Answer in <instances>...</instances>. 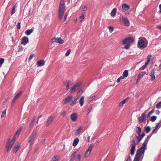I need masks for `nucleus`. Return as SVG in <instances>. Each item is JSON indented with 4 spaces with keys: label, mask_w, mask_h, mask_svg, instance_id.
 <instances>
[{
    "label": "nucleus",
    "mask_w": 161,
    "mask_h": 161,
    "mask_svg": "<svg viewBox=\"0 0 161 161\" xmlns=\"http://www.w3.org/2000/svg\"><path fill=\"white\" fill-rule=\"evenodd\" d=\"M156 107L158 109L161 108V101L156 104Z\"/></svg>",
    "instance_id": "obj_50"
},
{
    "label": "nucleus",
    "mask_w": 161,
    "mask_h": 161,
    "mask_svg": "<svg viewBox=\"0 0 161 161\" xmlns=\"http://www.w3.org/2000/svg\"><path fill=\"white\" fill-rule=\"evenodd\" d=\"M161 120L158 123H157L156 124V126L155 127V129H154L153 130V133H156V132H154L155 130H156L158 128L159 125H160V126L161 125Z\"/></svg>",
    "instance_id": "obj_29"
},
{
    "label": "nucleus",
    "mask_w": 161,
    "mask_h": 161,
    "mask_svg": "<svg viewBox=\"0 0 161 161\" xmlns=\"http://www.w3.org/2000/svg\"><path fill=\"white\" fill-rule=\"evenodd\" d=\"M141 157V156L136 154L133 161H139L140 158Z\"/></svg>",
    "instance_id": "obj_37"
},
{
    "label": "nucleus",
    "mask_w": 161,
    "mask_h": 161,
    "mask_svg": "<svg viewBox=\"0 0 161 161\" xmlns=\"http://www.w3.org/2000/svg\"><path fill=\"white\" fill-rule=\"evenodd\" d=\"M151 129L150 126H148L145 129V131L147 133H149L151 130Z\"/></svg>",
    "instance_id": "obj_41"
},
{
    "label": "nucleus",
    "mask_w": 161,
    "mask_h": 161,
    "mask_svg": "<svg viewBox=\"0 0 161 161\" xmlns=\"http://www.w3.org/2000/svg\"><path fill=\"white\" fill-rule=\"evenodd\" d=\"M19 147H20V146L19 145H15L14 146L12 151L14 153H16L17 151L19 150Z\"/></svg>",
    "instance_id": "obj_22"
},
{
    "label": "nucleus",
    "mask_w": 161,
    "mask_h": 161,
    "mask_svg": "<svg viewBox=\"0 0 161 161\" xmlns=\"http://www.w3.org/2000/svg\"><path fill=\"white\" fill-rule=\"evenodd\" d=\"M154 71L153 70L150 72V75L151 76V80L152 81L155 78V76L154 75Z\"/></svg>",
    "instance_id": "obj_18"
},
{
    "label": "nucleus",
    "mask_w": 161,
    "mask_h": 161,
    "mask_svg": "<svg viewBox=\"0 0 161 161\" xmlns=\"http://www.w3.org/2000/svg\"><path fill=\"white\" fill-rule=\"evenodd\" d=\"M137 44L139 47H142L144 46L145 42L143 40H140L138 41Z\"/></svg>",
    "instance_id": "obj_13"
},
{
    "label": "nucleus",
    "mask_w": 161,
    "mask_h": 161,
    "mask_svg": "<svg viewBox=\"0 0 161 161\" xmlns=\"http://www.w3.org/2000/svg\"><path fill=\"white\" fill-rule=\"evenodd\" d=\"M65 114H66L65 111H64L63 112H62L60 114H61V115L63 116V117H64L65 116Z\"/></svg>",
    "instance_id": "obj_61"
},
{
    "label": "nucleus",
    "mask_w": 161,
    "mask_h": 161,
    "mask_svg": "<svg viewBox=\"0 0 161 161\" xmlns=\"http://www.w3.org/2000/svg\"><path fill=\"white\" fill-rule=\"evenodd\" d=\"M58 39V37H57V38L54 37L53 38H52L51 39V41L52 43L55 42L56 43H58V39Z\"/></svg>",
    "instance_id": "obj_39"
},
{
    "label": "nucleus",
    "mask_w": 161,
    "mask_h": 161,
    "mask_svg": "<svg viewBox=\"0 0 161 161\" xmlns=\"http://www.w3.org/2000/svg\"><path fill=\"white\" fill-rule=\"evenodd\" d=\"M134 41V39L131 37H128L122 41V43L124 44H129L132 43Z\"/></svg>",
    "instance_id": "obj_4"
},
{
    "label": "nucleus",
    "mask_w": 161,
    "mask_h": 161,
    "mask_svg": "<svg viewBox=\"0 0 161 161\" xmlns=\"http://www.w3.org/2000/svg\"><path fill=\"white\" fill-rule=\"evenodd\" d=\"M92 109V108L91 107H90L88 108V114H89L90 113V112L91 111Z\"/></svg>",
    "instance_id": "obj_63"
},
{
    "label": "nucleus",
    "mask_w": 161,
    "mask_h": 161,
    "mask_svg": "<svg viewBox=\"0 0 161 161\" xmlns=\"http://www.w3.org/2000/svg\"><path fill=\"white\" fill-rule=\"evenodd\" d=\"M150 138V136H147V139H146L144 142L143 143L142 146L141 148L137 150L136 154L141 156L142 154H144L145 151L146 149L147 145Z\"/></svg>",
    "instance_id": "obj_1"
},
{
    "label": "nucleus",
    "mask_w": 161,
    "mask_h": 161,
    "mask_svg": "<svg viewBox=\"0 0 161 161\" xmlns=\"http://www.w3.org/2000/svg\"><path fill=\"white\" fill-rule=\"evenodd\" d=\"M136 131L138 135H140L141 131V128L140 127H136Z\"/></svg>",
    "instance_id": "obj_28"
},
{
    "label": "nucleus",
    "mask_w": 161,
    "mask_h": 161,
    "mask_svg": "<svg viewBox=\"0 0 161 161\" xmlns=\"http://www.w3.org/2000/svg\"><path fill=\"white\" fill-rule=\"evenodd\" d=\"M70 118L73 121H75L77 118V114L75 113H73L71 114Z\"/></svg>",
    "instance_id": "obj_14"
},
{
    "label": "nucleus",
    "mask_w": 161,
    "mask_h": 161,
    "mask_svg": "<svg viewBox=\"0 0 161 161\" xmlns=\"http://www.w3.org/2000/svg\"><path fill=\"white\" fill-rule=\"evenodd\" d=\"M17 99H16L14 97V98L11 103V105L12 106H13L14 105V103L17 100Z\"/></svg>",
    "instance_id": "obj_51"
},
{
    "label": "nucleus",
    "mask_w": 161,
    "mask_h": 161,
    "mask_svg": "<svg viewBox=\"0 0 161 161\" xmlns=\"http://www.w3.org/2000/svg\"><path fill=\"white\" fill-rule=\"evenodd\" d=\"M157 119V117L156 116H152L151 119V120L152 122L154 121Z\"/></svg>",
    "instance_id": "obj_46"
},
{
    "label": "nucleus",
    "mask_w": 161,
    "mask_h": 161,
    "mask_svg": "<svg viewBox=\"0 0 161 161\" xmlns=\"http://www.w3.org/2000/svg\"><path fill=\"white\" fill-rule=\"evenodd\" d=\"M22 129L23 128H22V127H20L17 130V131L15 133V134L14 136V137H16V138H17L18 137L21 131V130H22Z\"/></svg>",
    "instance_id": "obj_15"
},
{
    "label": "nucleus",
    "mask_w": 161,
    "mask_h": 161,
    "mask_svg": "<svg viewBox=\"0 0 161 161\" xmlns=\"http://www.w3.org/2000/svg\"><path fill=\"white\" fill-rule=\"evenodd\" d=\"M117 9L116 8H114L112 11L111 13V15L112 17H114L115 16L116 12Z\"/></svg>",
    "instance_id": "obj_27"
},
{
    "label": "nucleus",
    "mask_w": 161,
    "mask_h": 161,
    "mask_svg": "<svg viewBox=\"0 0 161 161\" xmlns=\"http://www.w3.org/2000/svg\"><path fill=\"white\" fill-rule=\"evenodd\" d=\"M128 99V97L126 98L125 99L123 100L122 101L120 102L119 104V107L122 106L125 103Z\"/></svg>",
    "instance_id": "obj_23"
},
{
    "label": "nucleus",
    "mask_w": 161,
    "mask_h": 161,
    "mask_svg": "<svg viewBox=\"0 0 161 161\" xmlns=\"http://www.w3.org/2000/svg\"><path fill=\"white\" fill-rule=\"evenodd\" d=\"M4 58H1L0 59V65H2V64L4 62Z\"/></svg>",
    "instance_id": "obj_56"
},
{
    "label": "nucleus",
    "mask_w": 161,
    "mask_h": 161,
    "mask_svg": "<svg viewBox=\"0 0 161 161\" xmlns=\"http://www.w3.org/2000/svg\"><path fill=\"white\" fill-rule=\"evenodd\" d=\"M84 18V15L83 14H82L80 16V22H82Z\"/></svg>",
    "instance_id": "obj_49"
},
{
    "label": "nucleus",
    "mask_w": 161,
    "mask_h": 161,
    "mask_svg": "<svg viewBox=\"0 0 161 161\" xmlns=\"http://www.w3.org/2000/svg\"><path fill=\"white\" fill-rule=\"evenodd\" d=\"M29 42L28 38L26 36H24L21 39V44L25 45Z\"/></svg>",
    "instance_id": "obj_10"
},
{
    "label": "nucleus",
    "mask_w": 161,
    "mask_h": 161,
    "mask_svg": "<svg viewBox=\"0 0 161 161\" xmlns=\"http://www.w3.org/2000/svg\"><path fill=\"white\" fill-rule=\"evenodd\" d=\"M58 43L62 44L64 42V41L60 37H58Z\"/></svg>",
    "instance_id": "obj_38"
},
{
    "label": "nucleus",
    "mask_w": 161,
    "mask_h": 161,
    "mask_svg": "<svg viewBox=\"0 0 161 161\" xmlns=\"http://www.w3.org/2000/svg\"><path fill=\"white\" fill-rule=\"evenodd\" d=\"M83 127L82 126H80L76 130V131L75 133V136H77L81 132Z\"/></svg>",
    "instance_id": "obj_17"
},
{
    "label": "nucleus",
    "mask_w": 161,
    "mask_h": 161,
    "mask_svg": "<svg viewBox=\"0 0 161 161\" xmlns=\"http://www.w3.org/2000/svg\"><path fill=\"white\" fill-rule=\"evenodd\" d=\"M78 99V98H75L74 100L72 101L71 103L70 104V106H73L76 103V102Z\"/></svg>",
    "instance_id": "obj_36"
},
{
    "label": "nucleus",
    "mask_w": 161,
    "mask_h": 161,
    "mask_svg": "<svg viewBox=\"0 0 161 161\" xmlns=\"http://www.w3.org/2000/svg\"><path fill=\"white\" fill-rule=\"evenodd\" d=\"M67 85H66V90H68L69 88V86L72 84V83L69 81H67Z\"/></svg>",
    "instance_id": "obj_31"
},
{
    "label": "nucleus",
    "mask_w": 161,
    "mask_h": 161,
    "mask_svg": "<svg viewBox=\"0 0 161 161\" xmlns=\"http://www.w3.org/2000/svg\"><path fill=\"white\" fill-rule=\"evenodd\" d=\"M130 47V45H127L125 46H124V48L126 49H129Z\"/></svg>",
    "instance_id": "obj_59"
},
{
    "label": "nucleus",
    "mask_w": 161,
    "mask_h": 161,
    "mask_svg": "<svg viewBox=\"0 0 161 161\" xmlns=\"http://www.w3.org/2000/svg\"><path fill=\"white\" fill-rule=\"evenodd\" d=\"M108 28L110 33H111L114 30V27L112 26H109Z\"/></svg>",
    "instance_id": "obj_48"
},
{
    "label": "nucleus",
    "mask_w": 161,
    "mask_h": 161,
    "mask_svg": "<svg viewBox=\"0 0 161 161\" xmlns=\"http://www.w3.org/2000/svg\"><path fill=\"white\" fill-rule=\"evenodd\" d=\"M79 142V139L78 138H76L74 139L73 143V145L74 147H75L78 144Z\"/></svg>",
    "instance_id": "obj_26"
},
{
    "label": "nucleus",
    "mask_w": 161,
    "mask_h": 161,
    "mask_svg": "<svg viewBox=\"0 0 161 161\" xmlns=\"http://www.w3.org/2000/svg\"><path fill=\"white\" fill-rule=\"evenodd\" d=\"M136 147L135 146H132L130 149V154L133 155L134 153Z\"/></svg>",
    "instance_id": "obj_32"
},
{
    "label": "nucleus",
    "mask_w": 161,
    "mask_h": 161,
    "mask_svg": "<svg viewBox=\"0 0 161 161\" xmlns=\"http://www.w3.org/2000/svg\"><path fill=\"white\" fill-rule=\"evenodd\" d=\"M122 20L125 26H128L130 25V22L128 18L126 17H123Z\"/></svg>",
    "instance_id": "obj_11"
},
{
    "label": "nucleus",
    "mask_w": 161,
    "mask_h": 161,
    "mask_svg": "<svg viewBox=\"0 0 161 161\" xmlns=\"http://www.w3.org/2000/svg\"><path fill=\"white\" fill-rule=\"evenodd\" d=\"M130 146L132 147V146H135L136 147V143L134 140H132L130 141Z\"/></svg>",
    "instance_id": "obj_44"
},
{
    "label": "nucleus",
    "mask_w": 161,
    "mask_h": 161,
    "mask_svg": "<svg viewBox=\"0 0 161 161\" xmlns=\"http://www.w3.org/2000/svg\"><path fill=\"white\" fill-rule=\"evenodd\" d=\"M80 83H78L72 87L70 88V91L71 93H73L75 92L76 90L78 89V88L80 87Z\"/></svg>",
    "instance_id": "obj_5"
},
{
    "label": "nucleus",
    "mask_w": 161,
    "mask_h": 161,
    "mask_svg": "<svg viewBox=\"0 0 161 161\" xmlns=\"http://www.w3.org/2000/svg\"><path fill=\"white\" fill-rule=\"evenodd\" d=\"M84 96H82L80 98L79 100V103L80 106H83L84 103Z\"/></svg>",
    "instance_id": "obj_21"
},
{
    "label": "nucleus",
    "mask_w": 161,
    "mask_h": 161,
    "mask_svg": "<svg viewBox=\"0 0 161 161\" xmlns=\"http://www.w3.org/2000/svg\"><path fill=\"white\" fill-rule=\"evenodd\" d=\"M145 133L144 132H143L141 135H140V136H141L142 138L145 136Z\"/></svg>",
    "instance_id": "obj_64"
},
{
    "label": "nucleus",
    "mask_w": 161,
    "mask_h": 161,
    "mask_svg": "<svg viewBox=\"0 0 161 161\" xmlns=\"http://www.w3.org/2000/svg\"><path fill=\"white\" fill-rule=\"evenodd\" d=\"M16 8V6H14L13 7L12 11L11 12V15L13 14L16 12V10H15Z\"/></svg>",
    "instance_id": "obj_43"
},
{
    "label": "nucleus",
    "mask_w": 161,
    "mask_h": 161,
    "mask_svg": "<svg viewBox=\"0 0 161 161\" xmlns=\"http://www.w3.org/2000/svg\"><path fill=\"white\" fill-rule=\"evenodd\" d=\"M128 71L127 70H125L123 74V76L125 77H126L128 76Z\"/></svg>",
    "instance_id": "obj_35"
},
{
    "label": "nucleus",
    "mask_w": 161,
    "mask_h": 161,
    "mask_svg": "<svg viewBox=\"0 0 161 161\" xmlns=\"http://www.w3.org/2000/svg\"><path fill=\"white\" fill-rule=\"evenodd\" d=\"M37 132L36 130H33L28 138V142L30 146H31L36 137Z\"/></svg>",
    "instance_id": "obj_3"
},
{
    "label": "nucleus",
    "mask_w": 161,
    "mask_h": 161,
    "mask_svg": "<svg viewBox=\"0 0 161 161\" xmlns=\"http://www.w3.org/2000/svg\"><path fill=\"white\" fill-rule=\"evenodd\" d=\"M95 97V96H92V97H89L88 98L87 100L86 101V102L89 103L90 102H91L92 100H93L94 98Z\"/></svg>",
    "instance_id": "obj_34"
},
{
    "label": "nucleus",
    "mask_w": 161,
    "mask_h": 161,
    "mask_svg": "<svg viewBox=\"0 0 161 161\" xmlns=\"http://www.w3.org/2000/svg\"><path fill=\"white\" fill-rule=\"evenodd\" d=\"M65 11V3L64 0H61L59 8V18L60 19H62L64 12Z\"/></svg>",
    "instance_id": "obj_2"
},
{
    "label": "nucleus",
    "mask_w": 161,
    "mask_h": 161,
    "mask_svg": "<svg viewBox=\"0 0 161 161\" xmlns=\"http://www.w3.org/2000/svg\"><path fill=\"white\" fill-rule=\"evenodd\" d=\"M17 28L18 29H20L21 28L20 23L18 22L17 25Z\"/></svg>",
    "instance_id": "obj_57"
},
{
    "label": "nucleus",
    "mask_w": 161,
    "mask_h": 161,
    "mask_svg": "<svg viewBox=\"0 0 161 161\" xmlns=\"http://www.w3.org/2000/svg\"><path fill=\"white\" fill-rule=\"evenodd\" d=\"M71 50L70 49H68L66 53H65V56H68L69 55L71 52Z\"/></svg>",
    "instance_id": "obj_54"
},
{
    "label": "nucleus",
    "mask_w": 161,
    "mask_h": 161,
    "mask_svg": "<svg viewBox=\"0 0 161 161\" xmlns=\"http://www.w3.org/2000/svg\"><path fill=\"white\" fill-rule=\"evenodd\" d=\"M82 156V154L80 153L78 154L76 157V158L78 160V161H80Z\"/></svg>",
    "instance_id": "obj_42"
},
{
    "label": "nucleus",
    "mask_w": 161,
    "mask_h": 161,
    "mask_svg": "<svg viewBox=\"0 0 161 161\" xmlns=\"http://www.w3.org/2000/svg\"><path fill=\"white\" fill-rule=\"evenodd\" d=\"M16 138V137H14V136L12 140L10 141V142H13V144H14V143L15 142V139Z\"/></svg>",
    "instance_id": "obj_58"
},
{
    "label": "nucleus",
    "mask_w": 161,
    "mask_h": 161,
    "mask_svg": "<svg viewBox=\"0 0 161 161\" xmlns=\"http://www.w3.org/2000/svg\"><path fill=\"white\" fill-rule=\"evenodd\" d=\"M6 109H5L4 111H3L2 112V115L1 116V117L2 118L6 114Z\"/></svg>",
    "instance_id": "obj_55"
},
{
    "label": "nucleus",
    "mask_w": 161,
    "mask_h": 161,
    "mask_svg": "<svg viewBox=\"0 0 161 161\" xmlns=\"http://www.w3.org/2000/svg\"><path fill=\"white\" fill-rule=\"evenodd\" d=\"M73 97L72 95H70L68 96L66 98L64 99L62 101V104H65L68 103H69L72 99Z\"/></svg>",
    "instance_id": "obj_8"
},
{
    "label": "nucleus",
    "mask_w": 161,
    "mask_h": 161,
    "mask_svg": "<svg viewBox=\"0 0 161 161\" xmlns=\"http://www.w3.org/2000/svg\"><path fill=\"white\" fill-rule=\"evenodd\" d=\"M82 9L83 11H85L86 10L87 7L86 6H84L82 8Z\"/></svg>",
    "instance_id": "obj_60"
},
{
    "label": "nucleus",
    "mask_w": 161,
    "mask_h": 161,
    "mask_svg": "<svg viewBox=\"0 0 161 161\" xmlns=\"http://www.w3.org/2000/svg\"><path fill=\"white\" fill-rule=\"evenodd\" d=\"M83 91L82 90H80L77 93V95L78 96V97H80Z\"/></svg>",
    "instance_id": "obj_45"
},
{
    "label": "nucleus",
    "mask_w": 161,
    "mask_h": 161,
    "mask_svg": "<svg viewBox=\"0 0 161 161\" xmlns=\"http://www.w3.org/2000/svg\"><path fill=\"white\" fill-rule=\"evenodd\" d=\"M152 57V55H149L147 58H146V61L145 63H146L148 64L149 62H150V61Z\"/></svg>",
    "instance_id": "obj_33"
},
{
    "label": "nucleus",
    "mask_w": 161,
    "mask_h": 161,
    "mask_svg": "<svg viewBox=\"0 0 161 161\" xmlns=\"http://www.w3.org/2000/svg\"><path fill=\"white\" fill-rule=\"evenodd\" d=\"M136 138L137 139V142H140V141L142 139V138L141 137V136H140V135H138V136H137L136 137Z\"/></svg>",
    "instance_id": "obj_47"
},
{
    "label": "nucleus",
    "mask_w": 161,
    "mask_h": 161,
    "mask_svg": "<svg viewBox=\"0 0 161 161\" xmlns=\"http://www.w3.org/2000/svg\"><path fill=\"white\" fill-rule=\"evenodd\" d=\"M148 64L145 63V64L143 65L142 67H141L140 68V69H143L145 68L147 66V65Z\"/></svg>",
    "instance_id": "obj_53"
},
{
    "label": "nucleus",
    "mask_w": 161,
    "mask_h": 161,
    "mask_svg": "<svg viewBox=\"0 0 161 161\" xmlns=\"http://www.w3.org/2000/svg\"><path fill=\"white\" fill-rule=\"evenodd\" d=\"M155 111V110L154 109H153L151 111L149 112L148 114L147 117H150V115L151 114H152Z\"/></svg>",
    "instance_id": "obj_52"
},
{
    "label": "nucleus",
    "mask_w": 161,
    "mask_h": 161,
    "mask_svg": "<svg viewBox=\"0 0 161 161\" xmlns=\"http://www.w3.org/2000/svg\"><path fill=\"white\" fill-rule=\"evenodd\" d=\"M146 114V111H145L143 112V113L142 114V116L141 118H139V120L141 122H142L144 121V119L145 118V115Z\"/></svg>",
    "instance_id": "obj_16"
},
{
    "label": "nucleus",
    "mask_w": 161,
    "mask_h": 161,
    "mask_svg": "<svg viewBox=\"0 0 161 161\" xmlns=\"http://www.w3.org/2000/svg\"><path fill=\"white\" fill-rule=\"evenodd\" d=\"M34 56V54L31 55L29 57V60L31 59Z\"/></svg>",
    "instance_id": "obj_62"
},
{
    "label": "nucleus",
    "mask_w": 161,
    "mask_h": 161,
    "mask_svg": "<svg viewBox=\"0 0 161 161\" xmlns=\"http://www.w3.org/2000/svg\"><path fill=\"white\" fill-rule=\"evenodd\" d=\"M60 157L58 155H56L52 158L51 161H58L59 160Z\"/></svg>",
    "instance_id": "obj_19"
},
{
    "label": "nucleus",
    "mask_w": 161,
    "mask_h": 161,
    "mask_svg": "<svg viewBox=\"0 0 161 161\" xmlns=\"http://www.w3.org/2000/svg\"><path fill=\"white\" fill-rule=\"evenodd\" d=\"M34 29H31L27 30L25 31V34L29 36L30 35L33 31Z\"/></svg>",
    "instance_id": "obj_24"
},
{
    "label": "nucleus",
    "mask_w": 161,
    "mask_h": 161,
    "mask_svg": "<svg viewBox=\"0 0 161 161\" xmlns=\"http://www.w3.org/2000/svg\"><path fill=\"white\" fill-rule=\"evenodd\" d=\"M122 8L125 9V10H127L129 9L130 7L126 4H124L122 5Z\"/></svg>",
    "instance_id": "obj_30"
},
{
    "label": "nucleus",
    "mask_w": 161,
    "mask_h": 161,
    "mask_svg": "<svg viewBox=\"0 0 161 161\" xmlns=\"http://www.w3.org/2000/svg\"><path fill=\"white\" fill-rule=\"evenodd\" d=\"M14 144L13 143V142H10V140L8 141L6 143V147L7 149V151L8 153L10 152Z\"/></svg>",
    "instance_id": "obj_6"
},
{
    "label": "nucleus",
    "mask_w": 161,
    "mask_h": 161,
    "mask_svg": "<svg viewBox=\"0 0 161 161\" xmlns=\"http://www.w3.org/2000/svg\"><path fill=\"white\" fill-rule=\"evenodd\" d=\"M22 92L20 91L14 97L16 99H17L20 97L21 95L22 94Z\"/></svg>",
    "instance_id": "obj_40"
},
{
    "label": "nucleus",
    "mask_w": 161,
    "mask_h": 161,
    "mask_svg": "<svg viewBox=\"0 0 161 161\" xmlns=\"http://www.w3.org/2000/svg\"><path fill=\"white\" fill-rule=\"evenodd\" d=\"M146 74V72L145 71H143L141 72L138 75L137 80H138L139 79L142 78L143 77V76Z\"/></svg>",
    "instance_id": "obj_25"
},
{
    "label": "nucleus",
    "mask_w": 161,
    "mask_h": 161,
    "mask_svg": "<svg viewBox=\"0 0 161 161\" xmlns=\"http://www.w3.org/2000/svg\"><path fill=\"white\" fill-rule=\"evenodd\" d=\"M45 63V62L44 60H41L38 61L37 64L39 66H40L44 65Z\"/></svg>",
    "instance_id": "obj_20"
},
{
    "label": "nucleus",
    "mask_w": 161,
    "mask_h": 161,
    "mask_svg": "<svg viewBox=\"0 0 161 161\" xmlns=\"http://www.w3.org/2000/svg\"><path fill=\"white\" fill-rule=\"evenodd\" d=\"M94 146V145L92 144H91L89 147H88V149H87L86 152L85 153V155H84V158H86V157H87L90 154V153L92 150L93 147Z\"/></svg>",
    "instance_id": "obj_7"
},
{
    "label": "nucleus",
    "mask_w": 161,
    "mask_h": 161,
    "mask_svg": "<svg viewBox=\"0 0 161 161\" xmlns=\"http://www.w3.org/2000/svg\"><path fill=\"white\" fill-rule=\"evenodd\" d=\"M54 119V117L52 116H50L48 118L47 122L46 123V125L47 126H49L53 122Z\"/></svg>",
    "instance_id": "obj_9"
},
{
    "label": "nucleus",
    "mask_w": 161,
    "mask_h": 161,
    "mask_svg": "<svg viewBox=\"0 0 161 161\" xmlns=\"http://www.w3.org/2000/svg\"><path fill=\"white\" fill-rule=\"evenodd\" d=\"M77 152V151L73 152V153L71 155L70 157V161H74L75 159V155Z\"/></svg>",
    "instance_id": "obj_12"
}]
</instances>
